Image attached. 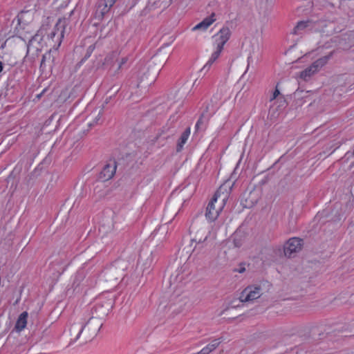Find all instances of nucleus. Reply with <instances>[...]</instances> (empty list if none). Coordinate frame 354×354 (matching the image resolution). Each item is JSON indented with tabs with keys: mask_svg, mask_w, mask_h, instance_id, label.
Listing matches in <instances>:
<instances>
[{
	"mask_svg": "<svg viewBox=\"0 0 354 354\" xmlns=\"http://www.w3.org/2000/svg\"><path fill=\"white\" fill-rule=\"evenodd\" d=\"M102 326V322L100 320L89 317L86 318L77 317L71 324L70 333L73 342L81 341V344H85L91 341L96 335Z\"/></svg>",
	"mask_w": 354,
	"mask_h": 354,
	"instance_id": "nucleus-1",
	"label": "nucleus"
},
{
	"mask_svg": "<svg viewBox=\"0 0 354 354\" xmlns=\"http://www.w3.org/2000/svg\"><path fill=\"white\" fill-rule=\"evenodd\" d=\"M221 189L222 188L220 187L215 192L207 206L205 217L210 222L214 221L218 218L220 213L223 210L225 205V202L227 199V194H223V196L221 197Z\"/></svg>",
	"mask_w": 354,
	"mask_h": 354,
	"instance_id": "nucleus-2",
	"label": "nucleus"
},
{
	"mask_svg": "<svg viewBox=\"0 0 354 354\" xmlns=\"http://www.w3.org/2000/svg\"><path fill=\"white\" fill-rule=\"evenodd\" d=\"M127 268V263L124 260H116L106 267L102 273V277L106 281L113 282L122 278Z\"/></svg>",
	"mask_w": 354,
	"mask_h": 354,
	"instance_id": "nucleus-3",
	"label": "nucleus"
},
{
	"mask_svg": "<svg viewBox=\"0 0 354 354\" xmlns=\"http://www.w3.org/2000/svg\"><path fill=\"white\" fill-rule=\"evenodd\" d=\"M113 301L112 299L99 300L91 308V317L94 319L101 320L104 319L112 309Z\"/></svg>",
	"mask_w": 354,
	"mask_h": 354,
	"instance_id": "nucleus-4",
	"label": "nucleus"
},
{
	"mask_svg": "<svg viewBox=\"0 0 354 354\" xmlns=\"http://www.w3.org/2000/svg\"><path fill=\"white\" fill-rule=\"evenodd\" d=\"M335 50L330 52L327 55H325L316 61H315L310 66L304 69L300 73V78L308 81L313 75H315L319 69L323 67L328 60L333 57Z\"/></svg>",
	"mask_w": 354,
	"mask_h": 354,
	"instance_id": "nucleus-5",
	"label": "nucleus"
},
{
	"mask_svg": "<svg viewBox=\"0 0 354 354\" xmlns=\"http://www.w3.org/2000/svg\"><path fill=\"white\" fill-rule=\"evenodd\" d=\"M261 295L259 286H248L241 293L239 299L241 302L253 301Z\"/></svg>",
	"mask_w": 354,
	"mask_h": 354,
	"instance_id": "nucleus-6",
	"label": "nucleus"
},
{
	"mask_svg": "<svg viewBox=\"0 0 354 354\" xmlns=\"http://www.w3.org/2000/svg\"><path fill=\"white\" fill-rule=\"evenodd\" d=\"M303 245V239L293 237L288 239L283 248L286 257H291L292 254L297 253L301 250Z\"/></svg>",
	"mask_w": 354,
	"mask_h": 354,
	"instance_id": "nucleus-7",
	"label": "nucleus"
},
{
	"mask_svg": "<svg viewBox=\"0 0 354 354\" xmlns=\"http://www.w3.org/2000/svg\"><path fill=\"white\" fill-rule=\"evenodd\" d=\"M117 168V163L115 161H113L105 165L99 174L98 178L105 182L113 178Z\"/></svg>",
	"mask_w": 354,
	"mask_h": 354,
	"instance_id": "nucleus-8",
	"label": "nucleus"
},
{
	"mask_svg": "<svg viewBox=\"0 0 354 354\" xmlns=\"http://www.w3.org/2000/svg\"><path fill=\"white\" fill-rule=\"evenodd\" d=\"M73 13V10H72L69 13V15H68V16L67 17H64L60 18V19H58V21L56 23L55 26V31H53L52 32L51 37H55V35L56 34L59 35L61 38L64 37V32H65L66 27L68 25L70 17L71 16V15Z\"/></svg>",
	"mask_w": 354,
	"mask_h": 354,
	"instance_id": "nucleus-9",
	"label": "nucleus"
},
{
	"mask_svg": "<svg viewBox=\"0 0 354 354\" xmlns=\"http://www.w3.org/2000/svg\"><path fill=\"white\" fill-rule=\"evenodd\" d=\"M231 34L232 32L229 27L223 26L217 34L216 46L218 45L223 48L224 45L230 38Z\"/></svg>",
	"mask_w": 354,
	"mask_h": 354,
	"instance_id": "nucleus-10",
	"label": "nucleus"
},
{
	"mask_svg": "<svg viewBox=\"0 0 354 354\" xmlns=\"http://www.w3.org/2000/svg\"><path fill=\"white\" fill-rule=\"evenodd\" d=\"M116 0H100L98 2L96 13L104 16L109 12L110 8L114 5Z\"/></svg>",
	"mask_w": 354,
	"mask_h": 354,
	"instance_id": "nucleus-11",
	"label": "nucleus"
},
{
	"mask_svg": "<svg viewBox=\"0 0 354 354\" xmlns=\"http://www.w3.org/2000/svg\"><path fill=\"white\" fill-rule=\"evenodd\" d=\"M215 19V13L212 12L211 15L208 17L205 18L201 22L196 25L192 30H207L214 21Z\"/></svg>",
	"mask_w": 354,
	"mask_h": 354,
	"instance_id": "nucleus-12",
	"label": "nucleus"
},
{
	"mask_svg": "<svg viewBox=\"0 0 354 354\" xmlns=\"http://www.w3.org/2000/svg\"><path fill=\"white\" fill-rule=\"evenodd\" d=\"M28 315V313L24 311L19 316L15 326L17 331L19 332L25 328L27 324Z\"/></svg>",
	"mask_w": 354,
	"mask_h": 354,
	"instance_id": "nucleus-13",
	"label": "nucleus"
},
{
	"mask_svg": "<svg viewBox=\"0 0 354 354\" xmlns=\"http://www.w3.org/2000/svg\"><path fill=\"white\" fill-rule=\"evenodd\" d=\"M209 234L210 232H207L204 236H201L200 233H198L195 236L194 239H192V241H195L196 243L194 250L197 248L201 250L204 247V245H206Z\"/></svg>",
	"mask_w": 354,
	"mask_h": 354,
	"instance_id": "nucleus-14",
	"label": "nucleus"
},
{
	"mask_svg": "<svg viewBox=\"0 0 354 354\" xmlns=\"http://www.w3.org/2000/svg\"><path fill=\"white\" fill-rule=\"evenodd\" d=\"M190 135V128L187 127L181 134L176 145V151L180 152L183 148L184 145L186 143Z\"/></svg>",
	"mask_w": 354,
	"mask_h": 354,
	"instance_id": "nucleus-15",
	"label": "nucleus"
},
{
	"mask_svg": "<svg viewBox=\"0 0 354 354\" xmlns=\"http://www.w3.org/2000/svg\"><path fill=\"white\" fill-rule=\"evenodd\" d=\"M310 23V21H299L297 26L292 30V33L294 35H300L302 33V31L304 30Z\"/></svg>",
	"mask_w": 354,
	"mask_h": 354,
	"instance_id": "nucleus-16",
	"label": "nucleus"
},
{
	"mask_svg": "<svg viewBox=\"0 0 354 354\" xmlns=\"http://www.w3.org/2000/svg\"><path fill=\"white\" fill-rule=\"evenodd\" d=\"M223 48L216 46V50L212 54L211 57L207 62L206 65L204 67H206L207 66H210L220 56Z\"/></svg>",
	"mask_w": 354,
	"mask_h": 354,
	"instance_id": "nucleus-17",
	"label": "nucleus"
},
{
	"mask_svg": "<svg viewBox=\"0 0 354 354\" xmlns=\"http://www.w3.org/2000/svg\"><path fill=\"white\" fill-rule=\"evenodd\" d=\"M207 122V120L205 118L204 114L203 113L196 124V130H204L206 128Z\"/></svg>",
	"mask_w": 354,
	"mask_h": 354,
	"instance_id": "nucleus-18",
	"label": "nucleus"
},
{
	"mask_svg": "<svg viewBox=\"0 0 354 354\" xmlns=\"http://www.w3.org/2000/svg\"><path fill=\"white\" fill-rule=\"evenodd\" d=\"M95 44L90 45L87 48L86 54L84 55V57L82 59L80 62L82 63V62L86 61L88 57H90V56L91 55V54L93 52V50H95Z\"/></svg>",
	"mask_w": 354,
	"mask_h": 354,
	"instance_id": "nucleus-19",
	"label": "nucleus"
},
{
	"mask_svg": "<svg viewBox=\"0 0 354 354\" xmlns=\"http://www.w3.org/2000/svg\"><path fill=\"white\" fill-rule=\"evenodd\" d=\"M233 243H234V247L240 248L243 244L241 238V237L238 238L237 235H235L234 237V239H233Z\"/></svg>",
	"mask_w": 354,
	"mask_h": 354,
	"instance_id": "nucleus-20",
	"label": "nucleus"
},
{
	"mask_svg": "<svg viewBox=\"0 0 354 354\" xmlns=\"http://www.w3.org/2000/svg\"><path fill=\"white\" fill-rule=\"evenodd\" d=\"M245 263H241L239 265V267L236 268H234L233 271L234 272H239V273H243L245 271Z\"/></svg>",
	"mask_w": 354,
	"mask_h": 354,
	"instance_id": "nucleus-21",
	"label": "nucleus"
},
{
	"mask_svg": "<svg viewBox=\"0 0 354 354\" xmlns=\"http://www.w3.org/2000/svg\"><path fill=\"white\" fill-rule=\"evenodd\" d=\"M50 53L43 55L41 61V64H40V68H41L45 67L46 59H50Z\"/></svg>",
	"mask_w": 354,
	"mask_h": 354,
	"instance_id": "nucleus-22",
	"label": "nucleus"
},
{
	"mask_svg": "<svg viewBox=\"0 0 354 354\" xmlns=\"http://www.w3.org/2000/svg\"><path fill=\"white\" fill-rule=\"evenodd\" d=\"M102 115V111H100L97 115L94 118L93 122L92 124H89V126L93 125L94 124H97L98 122L101 119V116Z\"/></svg>",
	"mask_w": 354,
	"mask_h": 354,
	"instance_id": "nucleus-23",
	"label": "nucleus"
},
{
	"mask_svg": "<svg viewBox=\"0 0 354 354\" xmlns=\"http://www.w3.org/2000/svg\"><path fill=\"white\" fill-rule=\"evenodd\" d=\"M280 94L279 90L278 89V84L276 86V88L273 92L272 97L270 98V100H273L277 97V96Z\"/></svg>",
	"mask_w": 354,
	"mask_h": 354,
	"instance_id": "nucleus-24",
	"label": "nucleus"
},
{
	"mask_svg": "<svg viewBox=\"0 0 354 354\" xmlns=\"http://www.w3.org/2000/svg\"><path fill=\"white\" fill-rule=\"evenodd\" d=\"M127 61H128V58H127V57H123V58L122 59V60H121V62H120V63L119 66H118V70H120V69L122 68V65H124V64H126V63L127 62Z\"/></svg>",
	"mask_w": 354,
	"mask_h": 354,
	"instance_id": "nucleus-25",
	"label": "nucleus"
},
{
	"mask_svg": "<svg viewBox=\"0 0 354 354\" xmlns=\"http://www.w3.org/2000/svg\"><path fill=\"white\" fill-rule=\"evenodd\" d=\"M220 343H221V341H219V339H214L211 342V344H212L214 346L215 349L218 346Z\"/></svg>",
	"mask_w": 354,
	"mask_h": 354,
	"instance_id": "nucleus-26",
	"label": "nucleus"
},
{
	"mask_svg": "<svg viewBox=\"0 0 354 354\" xmlns=\"http://www.w3.org/2000/svg\"><path fill=\"white\" fill-rule=\"evenodd\" d=\"M209 353H210L209 350H208V348H207L205 346V348H203L201 351H199L196 354H209Z\"/></svg>",
	"mask_w": 354,
	"mask_h": 354,
	"instance_id": "nucleus-27",
	"label": "nucleus"
},
{
	"mask_svg": "<svg viewBox=\"0 0 354 354\" xmlns=\"http://www.w3.org/2000/svg\"><path fill=\"white\" fill-rule=\"evenodd\" d=\"M354 156V151L353 152L348 151L345 154V157L348 159L351 157Z\"/></svg>",
	"mask_w": 354,
	"mask_h": 354,
	"instance_id": "nucleus-28",
	"label": "nucleus"
},
{
	"mask_svg": "<svg viewBox=\"0 0 354 354\" xmlns=\"http://www.w3.org/2000/svg\"><path fill=\"white\" fill-rule=\"evenodd\" d=\"M206 347L208 348V350H209L210 353L215 349L214 346L211 344V343H209Z\"/></svg>",
	"mask_w": 354,
	"mask_h": 354,
	"instance_id": "nucleus-29",
	"label": "nucleus"
},
{
	"mask_svg": "<svg viewBox=\"0 0 354 354\" xmlns=\"http://www.w3.org/2000/svg\"><path fill=\"white\" fill-rule=\"evenodd\" d=\"M119 89H120V88H119V87H115V86H113V87H112V88H111V90H113V92H115V93H117V92L119 91Z\"/></svg>",
	"mask_w": 354,
	"mask_h": 354,
	"instance_id": "nucleus-30",
	"label": "nucleus"
},
{
	"mask_svg": "<svg viewBox=\"0 0 354 354\" xmlns=\"http://www.w3.org/2000/svg\"><path fill=\"white\" fill-rule=\"evenodd\" d=\"M3 64L0 61V73L3 71Z\"/></svg>",
	"mask_w": 354,
	"mask_h": 354,
	"instance_id": "nucleus-31",
	"label": "nucleus"
},
{
	"mask_svg": "<svg viewBox=\"0 0 354 354\" xmlns=\"http://www.w3.org/2000/svg\"><path fill=\"white\" fill-rule=\"evenodd\" d=\"M5 45H6V42H4V43L1 45V47L2 48H4V46H5Z\"/></svg>",
	"mask_w": 354,
	"mask_h": 354,
	"instance_id": "nucleus-32",
	"label": "nucleus"
},
{
	"mask_svg": "<svg viewBox=\"0 0 354 354\" xmlns=\"http://www.w3.org/2000/svg\"><path fill=\"white\" fill-rule=\"evenodd\" d=\"M32 39H35V37H33L32 38V39L30 41H30H32Z\"/></svg>",
	"mask_w": 354,
	"mask_h": 354,
	"instance_id": "nucleus-33",
	"label": "nucleus"
}]
</instances>
